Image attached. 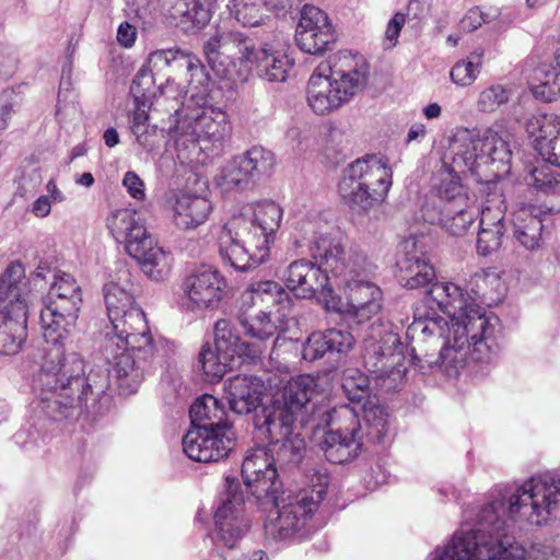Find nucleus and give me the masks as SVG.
<instances>
[{
    "label": "nucleus",
    "mask_w": 560,
    "mask_h": 560,
    "mask_svg": "<svg viewBox=\"0 0 560 560\" xmlns=\"http://www.w3.org/2000/svg\"><path fill=\"white\" fill-rule=\"evenodd\" d=\"M499 283L500 279L485 271L476 272L470 281L474 295L464 293L453 282H435L416 306L413 322L406 336L411 341L424 342L427 337L436 341L443 339L436 358L428 352L417 354L412 346L410 360L422 373L428 369L440 368L448 376L458 374L468 360L491 363L498 357L502 336L500 319L487 315L479 303H488L487 287Z\"/></svg>",
    "instance_id": "f257e3e1"
},
{
    "label": "nucleus",
    "mask_w": 560,
    "mask_h": 560,
    "mask_svg": "<svg viewBox=\"0 0 560 560\" xmlns=\"http://www.w3.org/2000/svg\"><path fill=\"white\" fill-rule=\"evenodd\" d=\"M559 510L560 479L544 475L506 485L480 508L474 527L456 532L432 560H527L525 548L509 534V522L540 526Z\"/></svg>",
    "instance_id": "f03ea898"
},
{
    "label": "nucleus",
    "mask_w": 560,
    "mask_h": 560,
    "mask_svg": "<svg viewBox=\"0 0 560 560\" xmlns=\"http://www.w3.org/2000/svg\"><path fill=\"white\" fill-rule=\"evenodd\" d=\"M43 362L34 378L36 409L61 422L85 413L93 418L109 407L110 381L102 368L85 372V362L75 350L43 348Z\"/></svg>",
    "instance_id": "7ed1b4c3"
},
{
    "label": "nucleus",
    "mask_w": 560,
    "mask_h": 560,
    "mask_svg": "<svg viewBox=\"0 0 560 560\" xmlns=\"http://www.w3.org/2000/svg\"><path fill=\"white\" fill-rule=\"evenodd\" d=\"M313 253L345 284V300L334 291H324L328 312L339 314L350 325L364 324L380 312L382 292L371 280L374 267L364 255L353 254L346 261L342 244L330 236L316 240Z\"/></svg>",
    "instance_id": "20e7f679"
},
{
    "label": "nucleus",
    "mask_w": 560,
    "mask_h": 560,
    "mask_svg": "<svg viewBox=\"0 0 560 560\" xmlns=\"http://www.w3.org/2000/svg\"><path fill=\"white\" fill-rule=\"evenodd\" d=\"M105 332L101 351L109 369H104L113 378L121 395L136 393L144 375L151 371L156 358V341L140 307L113 318Z\"/></svg>",
    "instance_id": "39448f33"
},
{
    "label": "nucleus",
    "mask_w": 560,
    "mask_h": 560,
    "mask_svg": "<svg viewBox=\"0 0 560 560\" xmlns=\"http://www.w3.org/2000/svg\"><path fill=\"white\" fill-rule=\"evenodd\" d=\"M369 65L362 55L340 50L320 62L308 79L307 103L317 115L348 103L368 82Z\"/></svg>",
    "instance_id": "423d86ee"
},
{
    "label": "nucleus",
    "mask_w": 560,
    "mask_h": 560,
    "mask_svg": "<svg viewBox=\"0 0 560 560\" xmlns=\"http://www.w3.org/2000/svg\"><path fill=\"white\" fill-rule=\"evenodd\" d=\"M190 429L183 438V451L192 460L217 463L229 456L236 434L226 411L212 395L197 398L190 406Z\"/></svg>",
    "instance_id": "0eeeda50"
},
{
    "label": "nucleus",
    "mask_w": 560,
    "mask_h": 560,
    "mask_svg": "<svg viewBox=\"0 0 560 560\" xmlns=\"http://www.w3.org/2000/svg\"><path fill=\"white\" fill-rule=\"evenodd\" d=\"M164 67L185 69L189 74L187 93L191 101L205 104L210 91V77L205 66L195 55L173 48L151 52L148 61L138 70L130 86V93L136 103L150 102L151 97L156 95V90L161 96L167 93L168 86L161 84L155 88V71H160Z\"/></svg>",
    "instance_id": "6e6552de"
},
{
    "label": "nucleus",
    "mask_w": 560,
    "mask_h": 560,
    "mask_svg": "<svg viewBox=\"0 0 560 560\" xmlns=\"http://www.w3.org/2000/svg\"><path fill=\"white\" fill-rule=\"evenodd\" d=\"M393 185V171L387 161L366 154L349 164L338 184L341 198L359 214L381 205Z\"/></svg>",
    "instance_id": "1a4fd4ad"
},
{
    "label": "nucleus",
    "mask_w": 560,
    "mask_h": 560,
    "mask_svg": "<svg viewBox=\"0 0 560 560\" xmlns=\"http://www.w3.org/2000/svg\"><path fill=\"white\" fill-rule=\"evenodd\" d=\"M210 80V89L212 88ZM211 93V90L209 91ZM195 104L201 107V112H185L184 107L174 109V122L168 129L176 148L198 150L212 154H219L223 142L231 133V125L228 114L221 108L208 106L210 94L205 104Z\"/></svg>",
    "instance_id": "9d476101"
},
{
    "label": "nucleus",
    "mask_w": 560,
    "mask_h": 560,
    "mask_svg": "<svg viewBox=\"0 0 560 560\" xmlns=\"http://www.w3.org/2000/svg\"><path fill=\"white\" fill-rule=\"evenodd\" d=\"M48 293V303L40 310L43 348L73 349V332L82 305V292L75 279L55 275Z\"/></svg>",
    "instance_id": "9b49d317"
},
{
    "label": "nucleus",
    "mask_w": 560,
    "mask_h": 560,
    "mask_svg": "<svg viewBox=\"0 0 560 560\" xmlns=\"http://www.w3.org/2000/svg\"><path fill=\"white\" fill-rule=\"evenodd\" d=\"M115 238L124 242L128 255L151 280H166L172 271L173 256L160 246L136 213L126 209L116 211L108 220Z\"/></svg>",
    "instance_id": "f8f14e48"
},
{
    "label": "nucleus",
    "mask_w": 560,
    "mask_h": 560,
    "mask_svg": "<svg viewBox=\"0 0 560 560\" xmlns=\"http://www.w3.org/2000/svg\"><path fill=\"white\" fill-rule=\"evenodd\" d=\"M27 295L25 269L13 261L0 277V354H16L26 340Z\"/></svg>",
    "instance_id": "ddd939ff"
},
{
    "label": "nucleus",
    "mask_w": 560,
    "mask_h": 560,
    "mask_svg": "<svg viewBox=\"0 0 560 560\" xmlns=\"http://www.w3.org/2000/svg\"><path fill=\"white\" fill-rule=\"evenodd\" d=\"M405 347L397 332L389 326L371 325L363 340V365L374 374L375 385L386 393L404 385L407 366Z\"/></svg>",
    "instance_id": "4468645a"
},
{
    "label": "nucleus",
    "mask_w": 560,
    "mask_h": 560,
    "mask_svg": "<svg viewBox=\"0 0 560 560\" xmlns=\"http://www.w3.org/2000/svg\"><path fill=\"white\" fill-rule=\"evenodd\" d=\"M421 213L425 222L441 225L453 236H463L475 222L478 208L459 178L448 174L427 198Z\"/></svg>",
    "instance_id": "2eb2a0df"
},
{
    "label": "nucleus",
    "mask_w": 560,
    "mask_h": 560,
    "mask_svg": "<svg viewBox=\"0 0 560 560\" xmlns=\"http://www.w3.org/2000/svg\"><path fill=\"white\" fill-rule=\"evenodd\" d=\"M452 150L453 163L466 167L478 177H481L482 167H490L487 177L498 178L510 173L512 149L509 136L488 130L481 138L466 136L456 139Z\"/></svg>",
    "instance_id": "dca6fc26"
},
{
    "label": "nucleus",
    "mask_w": 560,
    "mask_h": 560,
    "mask_svg": "<svg viewBox=\"0 0 560 560\" xmlns=\"http://www.w3.org/2000/svg\"><path fill=\"white\" fill-rule=\"evenodd\" d=\"M331 422L338 421L337 429H330L324 435L320 448L326 459L332 464H343L355 458L363 445V439L374 443L366 436L364 422L359 419L353 408L341 406L327 413ZM386 438L382 443H385Z\"/></svg>",
    "instance_id": "f3484780"
},
{
    "label": "nucleus",
    "mask_w": 560,
    "mask_h": 560,
    "mask_svg": "<svg viewBox=\"0 0 560 560\" xmlns=\"http://www.w3.org/2000/svg\"><path fill=\"white\" fill-rule=\"evenodd\" d=\"M341 388L352 404L363 411L366 436L373 442H383L389 432L388 413L380 405V399L371 386L370 377L355 368L343 370Z\"/></svg>",
    "instance_id": "a211bd4d"
},
{
    "label": "nucleus",
    "mask_w": 560,
    "mask_h": 560,
    "mask_svg": "<svg viewBox=\"0 0 560 560\" xmlns=\"http://www.w3.org/2000/svg\"><path fill=\"white\" fill-rule=\"evenodd\" d=\"M214 540L229 549L234 548L249 529L245 491L237 478H225L224 491L214 512Z\"/></svg>",
    "instance_id": "6ab92c4d"
},
{
    "label": "nucleus",
    "mask_w": 560,
    "mask_h": 560,
    "mask_svg": "<svg viewBox=\"0 0 560 560\" xmlns=\"http://www.w3.org/2000/svg\"><path fill=\"white\" fill-rule=\"evenodd\" d=\"M246 231V220L233 219L224 225L218 240V252L223 265L242 272L256 268L269 256L266 245L253 241Z\"/></svg>",
    "instance_id": "aec40b11"
},
{
    "label": "nucleus",
    "mask_w": 560,
    "mask_h": 560,
    "mask_svg": "<svg viewBox=\"0 0 560 560\" xmlns=\"http://www.w3.org/2000/svg\"><path fill=\"white\" fill-rule=\"evenodd\" d=\"M302 230L307 234L311 232L310 237L305 236L310 245L312 257L319 259L320 265L314 264L307 259H299L289 265L284 273V282L287 288L292 291L295 296L310 299L317 295L320 303L324 304V291H332L329 284V269L323 264L320 257H315L313 249L315 241L320 236H329L325 233H319L313 230V223L306 222L303 224Z\"/></svg>",
    "instance_id": "412c9836"
},
{
    "label": "nucleus",
    "mask_w": 560,
    "mask_h": 560,
    "mask_svg": "<svg viewBox=\"0 0 560 560\" xmlns=\"http://www.w3.org/2000/svg\"><path fill=\"white\" fill-rule=\"evenodd\" d=\"M304 500L305 497L298 498L294 493L285 498L275 493V498L261 501V504L270 503L276 509L265 522L266 536L273 540H288L299 534L317 510Z\"/></svg>",
    "instance_id": "4be33fe9"
},
{
    "label": "nucleus",
    "mask_w": 560,
    "mask_h": 560,
    "mask_svg": "<svg viewBox=\"0 0 560 560\" xmlns=\"http://www.w3.org/2000/svg\"><path fill=\"white\" fill-rule=\"evenodd\" d=\"M254 46V42L241 32L215 31L203 44V52L215 74L230 79L236 61L245 65Z\"/></svg>",
    "instance_id": "5701e85b"
},
{
    "label": "nucleus",
    "mask_w": 560,
    "mask_h": 560,
    "mask_svg": "<svg viewBox=\"0 0 560 560\" xmlns=\"http://www.w3.org/2000/svg\"><path fill=\"white\" fill-rule=\"evenodd\" d=\"M241 472L246 491L260 502L275 498V493H280L282 489L277 464L266 446H257L247 452Z\"/></svg>",
    "instance_id": "b1692460"
},
{
    "label": "nucleus",
    "mask_w": 560,
    "mask_h": 560,
    "mask_svg": "<svg viewBox=\"0 0 560 560\" xmlns=\"http://www.w3.org/2000/svg\"><path fill=\"white\" fill-rule=\"evenodd\" d=\"M225 285L224 278L217 269L202 265L184 278L180 305L192 312L213 308L222 300Z\"/></svg>",
    "instance_id": "393cba45"
},
{
    "label": "nucleus",
    "mask_w": 560,
    "mask_h": 560,
    "mask_svg": "<svg viewBox=\"0 0 560 560\" xmlns=\"http://www.w3.org/2000/svg\"><path fill=\"white\" fill-rule=\"evenodd\" d=\"M295 42L299 48L310 55H323L331 50L336 43V32L322 9L305 4L301 10L295 31Z\"/></svg>",
    "instance_id": "a878e982"
},
{
    "label": "nucleus",
    "mask_w": 560,
    "mask_h": 560,
    "mask_svg": "<svg viewBox=\"0 0 560 560\" xmlns=\"http://www.w3.org/2000/svg\"><path fill=\"white\" fill-rule=\"evenodd\" d=\"M400 248L402 256L397 260L400 284L412 290L431 283L435 278V271L424 257L422 243L410 236L400 244Z\"/></svg>",
    "instance_id": "bb28decb"
},
{
    "label": "nucleus",
    "mask_w": 560,
    "mask_h": 560,
    "mask_svg": "<svg viewBox=\"0 0 560 560\" xmlns=\"http://www.w3.org/2000/svg\"><path fill=\"white\" fill-rule=\"evenodd\" d=\"M526 131L534 138L535 149L551 165L560 167V117L539 114L528 119Z\"/></svg>",
    "instance_id": "cd10ccee"
},
{
    "label": "nucleus",
    "mask_w": 560,
    "mask_h": 560,
    "mask_svg": "<svg viewBox=\"0 0 560 560\" xmlns=\"http://www.w3.org/2000/svg\"><path fill=\"white\" fill-rule=\"evenodd\" d=\"M230 409L237 415L255 411L261 402L264 383L255 375L236 374L223 386Z\"/></svg>",
    "instance_id": "c85d7f7f"
},
{
    "label": "nucleus",
    "mask_w": 560,
    "mask_h": 560,
    "mask_svg": "<svg viewBox=\"0 0 560 560\" xmlns=\"http://www.w3.org/2000/svg\"><path fill=\"white\" fill-rule=\"evenodd\" d=\"M353 346L354 338L350 331L329 328L308 336L303 345L302 357L305 361L313 362L334 353L346 354Z\"/></svg>",
    "instance_id": "c756f323"
},
{
    "label": "nucleus",
    "mask_w": 560,
    "mask_h": 560,
    "mask_svg": "<svg viewBox=\"0 0 560 560\" xmlns=\"http://www.w3.org/2000/svg\"><path fill=\"white\" fill-rule=\"evenodd\" d=\"M212 211L211 201L200 195L179 190L173 198V221L178 229L192 230L203 224Z\"/></svg>",
    "instance_id": "7c9ffc66"
},
{
    "label": "nucleus",
    "mask_w": 560,
    "mask_h": 560,
    "mask_svg": "<svg viewBox=\"0 0 560 560\" xmlns=\"http://www.w3.org/2000/svg\"><path fill=\"white\" fill-rule=\"evenodd\" d=\"M298 422H303V418H299L277 404L264 408L254 420L256 430L260 435L266 436L269 443L301 433L296 427Z\"/></svg>",
    "instance_id": "2f4dec72"
},
{
    "label": "nucleus",
    "mask_w": 560,
    "mask_h": 560,
    "mask_svg": "<svg viewBox=\"0 0 560 560\" xmlns=\"http://www.w3.org/2000/svg\"><path fill=\"white\" fill-rule=\"evenodd\" d=\"M544 212L537 206H522L513 213V240L527 250L540 248L544 230Z\"/></svg>",
    "instance_id": "473e14b6"
},
{
    "label": "nucleus",
    "mask_w": 560,
    "mask_h": 560,
    "mask_svg": "<svg viewBox=\"0 0 560 560\" xmlns=\"http://www.w3.org/2000/svg\"><path fill=\"white\" fill-rule=\"evenodd\" d=\"M283 217L282 208L275 201L265 200L254 207L253 220L247 222V236L253 241H259L260 245H269L273 242L276 232L279 230Z\"/></svg>",
    "instance_id": "72a5a7b5"
},
{
    "label": "nucleus",
    "mask_w": 560,
    "mask_h": 560,
    "mask_svg": "<svg viewBox=\"0 0 560 560\" xmlns=\"http://www.w3.org/2000/svg\"><path fill=\"white\" fill-rule=\"evenodd\" d=\"M245 66L268 82H283L292 63L284 54L255 45Z\"/></svg>",
    "instance_id": "f704fd0d"
},
{
    "label": "nucleus",
    "mask_w": 560,
    "mask_h": 560,
    "mask_svg": "<svg viewBox=\"0 0 560 560\" xmlns=\"http://www.w3.org/2000/svg\"><path fill=\"white\" fill-rule=\"evenodd\" d=\"M287 314H273L271 311L258 310L255 314H242L238 316V324L244 334L259 342H275L280 332L285 328L282 326L281 317Z\"/></svg>",
    "instance_id": "c9c22d12"
},
{
    "label": "nucleus",
    "mask_w": 560,
    "mask_h": 560,
    "mask_svg": "<svg viewBox=\"0 0 560 560\" xmlns=\"http://www.w3.org/2000/svg\"><path fill=\"white\" fill-rule=\"evenodd\" d=\"M316 378L310 374L299 375L285 385L282 394L283 402L278 404L291 413L303 418V410L317 394Z\"/></svg>",
    "instance_id": "e433bc0d"
},
{
    "label": "nucleus",
    "mask_w": 560,
    "mask_h": 560,
    "mask_svg": "<svg viewBox=\"0 0 560 560\" xmlns=\"http://www.w3.org/2000/svg\"><path fill=\"white\" fill-rule=\"evenodd\" d=\"M557 66L541 63L533 70L529 89L535 98L552 102L560 95V49L556 55Z\"/></svg>",
    "instance_id": "4c0bfd02"
},
{
    "label": "nucleus",
    "mask_w": 560,
    "mask_h": 560,
    "mask_svg": "<svg viewBox=\"0 0 560 560\" xmlns=\"http://www.w3.org/2000/svg\"><path fill=\"white\" fill-rule=\"evenodd\" d=\"M270 456L280 469H292L298 467L304 458L306 443L302 434H293L266 446Z\"/></svg>",
    "instance_id": "58836bf2"
},
{
    "label": "nucleus",
    "mask_w": 560,
    "mask_h": 560,
    "mask_svg": "<svg viewBox=\"0 0 560 560\" xmlns=\"http://www.w3.org/2000/svg\"><path fill=\"white\" fill-rule=\"evenodd\" d=\"M240 155L255 184L273 173L276 156L272 151L261 145H253Z\"/></svg>",
    "instance_id": "ea45409f"
},
{
    "label": "nucleus",
    "mask_w": 560,
    "mask_h": 560,
    "mask_svg": "<svg viewBox=\"0 0 560 560\" xmlns=\"http://www.w3.org/2000/svg\"><path fill=\"white\" fill-rule=\"evenodd\" d=\"M233 358L206 343L199 352L198 364L209 382H217L224 376Z\"/></svg>",
    "instance_id": "a19ab883"
},
{
    "label": "nucleus",
    "mask_w": 560,
    "mask_h": 560,
    "mask_svg": "<svg viewBox=\"0 0 560 560\" xmlns=\"http://www.w3.org/2000/svg\"><path fill=\"white\" fill-rule=\"evenodd\" d=\"M228 8L243 26L255 27L265 24L269 18L264 0H231Z\"/></svg>",
    "instance_id": "79ce46f5"
},
{
    "label": "nucleus",
    "mask_w": 560,
    "mask_h": 560,
    "mask_svg": "<svg viewBox=\"0 0 560 560\" xmlns=\"http://www.w3.org/2000/svg\"><path fill=\"white\" fill-rule=\"evenodd\" d=\"M257 296L259 306H279L278 312L285 313L292 306L293 300L290 294L276 281L266 280L252 283Z\"/></svg>",
    "instance_id": "37998d69"
},
{
    "label": "nucleus",
    "mask_w": 560,
    "mask_h": 560,
    "mask_svg": "<svg viewBox=\"0 0 560 560\" xmlns=\"http://www.w3.org/2000/svg\"><path fill=\"white\" fill-rule=\"evenodd\" d=\"M483 56V48L478 47L469 54L466 60L457 61L450 72L453 83L459 86L472 84L480 72Z\"/></svg>",
    "instance_id": "c03bdc74"
},
{
    "label": "nucleus",
    "mask_w": 560,
    "mask_h": 560,
    "mask_svg": "<svg viewBox=\"0 0 560 560\" xmlns=\"http://www.w3.org/2000/svg\"><path fill=\"white\" fill-rule=\"evenodd\" d=\"M103 293L109 320L127 313L131 307H138L135 305L133 296L116 282L106 283Z\"/></svg>",
    "instance_id": "a18cd8bd"
},
{
    "label": "nucleus",
    "mask_w": 560,
    "mask_h": 560,
    "mask_svg": "<svg viewBox=\"0 0 560 560\" xmlns=\"http://www.w3.org/2000/svg\"><path fill=\"white\" fill-rule=\"evenodd\" d=\"M254 184L241 155L232 158L221 170L219 185L224 189L244 190Z\"/></svg>",
    "instance_id": "49530a36"
},
{
    "label": "nucleus",
    "mask_w": 560,
    "mask_h": 560,
    "mask_svg": "<svg viewBox=\"0 0 560 560\" xmlns=\"http://www.w3.org/2000/svg\"><path fill=\"white\" fill-rule=\"evenodd\" d=\"M307 486L301 489L299 492L294 493L298 498L305 497L310 506H314L318 509L319 503L323 501L328 485H329V476L325 469H316L313 468L306 474Z\"/></svg>",
    "instance_id": "de8ad7c7"
},
{
    "label": "nucleus",
    "mask_w": 560,
    "mask_h": 560,
    "mask_svg": "<svg viewBox=\"0 0 560 560\" xmlns=\"http://www.w3.org/2000/svg\"><path fill=\"white\" fill-rule=\"evenodd\" d=\"M512 96V90L502 84H492L483 89L478 96L477 108L483 113H493L506 104Z\"/></svg>",
    "instance_id": "09e8293b"
},
{
    "label": "nucleus",
    "mask_w": 560,
    "mask_h": 560,
    "mask_svg": "<svg viewBox=\"0 0 560 560\" xmlns=\"http://www.w3.org/2000/svg\"><path fill=\"white\" fill-rule=\"evenodd\" d=\"M241 339L234 332L228 319H219L214 324V347L218 351L226 352L234 357L240 347Z\"/></svg>",
    "instance_id": "8fccbe9b"
},
{
    "label": "nucleus",
    "mask_w": 560,
    "mask_h": 560,
    "mask_svg": "<svg viewBox=\"0 0 560 560\" xmlns=\"http://www.w3.org/2000/svg\"><path fill=\"white\" fill-rule=\"evenodd\" d=\"M506 228H481L479 226L476 248L480 256L487 257L497 252L501 245Z\"/></svg>",
    "instance_id": "3c124183"
},
{
    "label": "nucleus",
    "mask_w": 560,
    "mask_h": 560,
    "mask_svg": "<svg viewBox=\"0 0 560 560\" xmlns=\"http://www.w3.org/2000/svg\"><path fill=\"white\" fill-rule=\"evenodd\" d=\"M551 166L547 162L534 167L529 175V184L544 192L552 190L559 184V179Z\"/></svg>",
    "instance_id": "603ef678"
},
{
    "label": "nucleus",
    "mask_w": 560,
    "mask_h": 560,
    "mask_svg": "<svg viewBox=\"0 0 560 560\" xmlns=\"http://www.w3.org/2000/svg\"><path fill=\"white\" fill-rule=\"evenodd\" d=\"M501 14L499 8H489L488 10H481L480 8H474L463 19V26L469 31H475L483 23H490L497 20Z\"/></svg>",
    "instance_id": "864d4df0"
},
{
    "label": "nucleus",
    "mask_w": 560,
    "mask_h": 560,
    "mask_svg": "<svg viewBox=\"0 0 560 560\" xmlns=\"http://www.w3.org/2000/svg\"><path fill=\"white\" fill-rule=\"evenodd\" d=\"M186 7L185 11H183V23L190 22L191 25L198 30L205 27L210 19L211 12L208 8L202 5L200 2L195 1L191 7Z\"/></svg>",
    "instance_id": "5fc2aeb1"
},
{
    "label": "nucleus",
    "mask_w": 560,
    "mask_h": 560,
    "mask_svg": "<svg viewBox=\"0 0 560 560\" xmlns=\"http://www.w3.org/2000/svg\"><path fill=\"white\" fill-rule=\"evenodd\" d=\"M479 226L481 228H505L504 212L500 207L493 208L490 205L482 206L480 211Z\"/></svg>",
    "instance_id": "6e6d98bb"
},
{
    "label": "nucleus",
    "mask_w": 560,
    "mask_h": 560,
    "mask_svg": "<svg viewBox=\"0 0 560 560\" xmlns=\"http://www.w3.org/2000/svg\"><path fill=\"white\" fill-rule=\"evenodd\" d=\"M122 185L133 199L143 200L145 198L144 183L135 172L129 171L125 174Z\"/></svg>",
    "instance_id": "4d7b16f0"
},
{
    "label": "nucleus",
    "mask_w": 560,
    "mask_h": 560,
    "mask_svg": "<svg viewBox=\"0 0 560 560\" xmlns=\"http://www.w3.org/2000/svg\"><path fill=\"white\" fill-rule=\"evenodd\" d=\"M13 92L3 91L0 93V130H4L9 126V120L13 114Z\"/></svg>",
    "instance_id": "13d9d810"
},
{
    "label": "nucleus",
    "mask_w": 560,
    "mask_h": 560,
    "mask_svg": "<svg viewBox=\"0 0 560 560\" xmlns=\"http://www.w3.org/2000/svg\"><path fill=\"white\" fill-rule=\"evenodd\" d=\"M148 102L140 101L139 103H136V108L131 114V126L130 130L132 133H140L139 130H141V127L147 126L150 119L149 113H148Z\"/></svg>",
    "instance_id": "bf43d9fd"
},
{
    "label": "nucleus",
    "mask_w": 560,
    "mask_h": 560,
    "mask_svg": "<svg viewBox=\"0 0 560 560\" xmlns=\"http://www.w3.org/2000/svg\"><path fill=\"white\" fill-rule=\"evenodd\" d=\"M259 306L257 296L253 290L252 284L242 293L241 298L237 301V313L236 318L242 314H252L250 311L255 307Z\"/></svg>",
    "instance_id": "052dcab7"
},
{
    "label": "nucleus",
    "mask_w": 560,
    "mask_h": 560,
    "mask_svg": "<svg viewBox=\"0 0 560 560\" xmlns=\"http://www.w3.org/2000/svg\"><path fill=\"white\" fill-rule=\"evenodd\" d=\"M406 22V15L404 13L397 12L388 22L385 37L386 40L390 43V47L395 46L397 38L400 34L401 27Z\"/></svg>",
    "instance_id": "680f3d73"
},
{
    "label": "nucleus",
    "mask_w": 560,
    "mask_h": 560,
    "mask_svg": "<svg viewBox=\"0 0 560 560\" xmlns=\"http://www.w3.org/2000/svg\"><path fill=\"white\" fill-rule=\"evenodd\" d=\"M158 128L154 125L148 124L141 127L140 133H132L136 141L145 150H152L155 147L154 137L156 136Z\"/></svg>",
    "instance_id": "e2e57ef3"
},
{
    "label": "nucleus",
    "mask_w": 560,
    "mask_h": 560,
    "mask_svg": "<svg viewBox=\"0 0 560 560\" xmlns=\"http://www.w3.org/2000/svg\"><path fill=\"white\" fill-rule=\"evenodd\" d=\"M266 343L267 342H259L257 340L254 342L241 341L236 354L247 357L252 360L257 359L265 351Z\"/></svg>",
    "instance_id": "0e129e2a"
},
{
    "label": "nucleus",
    "mask_w": 560,
    "mask_h": 560,
    "mask_svg": "<svg viewBox=\"0 0 560 560\" xmlns=\"http://www.w3.org/2000/svg\"><path fill=\"white\" fill-rule=\"evenodd\" d=\"M137 36L136 28L128 22H122L117 30V40L125 47H131Z\"/></svg>",
    "instance_id": "69168bd1"
},
{
    "label": "nucleus",
    "mask_w": 560,
    "mask_h": 560,
    "mask_svg": "<svg viewBox=\"0 0 560 560\" xmlns=\"http://www.w3.org/2000/svg\"><path fill=\"white\" fill-rule=\"evenodd\" d=\"M51 210V201L48 196H40L38 197L32 207V212L37 218H45L50 213Z\"/></svg>",
    "instance_id": "338daca9"
},
{
    "label": "nucleus",
    "mask_w": 560,
    "mask_h": 560,
    "mask_svg": "<svg viewBox=\"0 0 560 560\" xmlns=\"http://www.w3.org/2000/svg\"><path fill=\"white\" fill-rule=\"evenodd\" d=\"M425 133H427V129L423 124H420V122L413 124L407 133L406 142L410 143L413 140H417L419 137H424Z\"/></svg>",
    "instance_id": "774afa93"
}]
</instances>
